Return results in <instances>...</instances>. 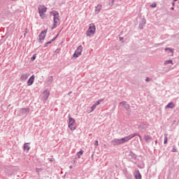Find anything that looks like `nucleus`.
Listing matches in <instances>:
<instances>
[{
	"label": "nucleus",
	"instance_id": "nucleus-1",
	"mask_svg": "<svg viewBox=\"0 0 179 179\" xmlns=\"http://www.w3.org/2000/svg\"><path fill=\"white\" fill-rule=\"evenodd\" d=\"M136 135V134H130L122 138H114L111 141V145H113V146L124 145V143H127V142H129V141H131V139L135 138Z\"/></svg>",
	"mask_w": 179,
	"mask_h": 179
},
{
	"label": "nucleus",
	"instance_id": "nucleus-2",
	"mask_svg": "<svg viewBox=\"0 0 179 179\" xmlns=\"http://www.w3.org/2000/svg\"><path fill=\"white\" fill-rule=\"evenodd\" d=\"M52 14L53 15L54 22V24L52 27V30H54V29H57V27L59 26V13H58V11H52Z\"/></svg>",
	"mask_w": 179,
	"mask_h": 179
},
{
	"label": "nucleus",
	"instance_id": "nucleus-3",
	"mask_svg": "<svg viewBox=\"0 0 179 179\" xmlns=\"http://www.w3.org/2000/svg\"><path fill=\"white\" fill-rule=\"evenodd\" d=\"M126 159L131 163H136L138 161V155L133 152L132 150H130L126 155Z\"/></svg>",
	"mask_w": 179,
	"mask_h": 179
},
{
	"label": "nucleus",
	"instance_id": "nucleus-4",
	"mask_svg": "<svg viewBox=\"0 0 179 179\" xmlns=\"http://www.w3.org/2000/svg\"><path fill=\"white\" fill-rule=\"evenodd\" d=\"M96 33V26L94 24L92 23L90 24V27L86 32L87 36L90 37V36H93Z\"/></svg>",
	"mask_w": 179,
	"mask_h": 179
},
{
	"label": "nucleus",
	"instance_id": "nucleus-5",
	"mask_svg": "<svg viewBox=\"0 0 179 179\" xmlns=\"http://www.w3.org/2000/svg\"><path fill=\"white\" fill-rule=\"evenodd\" d=\"M29 113H30V108H21L19 110V115H22V117H27Z\"/></svg>",
	"mask_w": 179,
	"mask_h": 179
},
{
	"label": "nucleus",
	"instance_id": "nucleus-6",
	"mask_svg": "<svg viewBox=\"0 0 179 179\" xmlns=\"http://www.w3.org/2000/svg\"><path fill=\"white\" fill-rule=\"evenodd\" d=\"M82 51H83V48L82 45H79L73 55V57L74 58H78L80 55H82Z\"/></svg>",
	"mask_w": 179,
	"mask_h": 179
},
{
	"label": "nucleus",
	"instance_id": "nucleus-7",
	"mask_svg": "<svg viewBox=\"0 0 179 179\" xmlns=\"http://www.w3.org/2000/svg\"><path fill=\"white\" fill-rule=\"evenodd\" d=\"M73 124H75V119L73 117L69 118V128L71 129V131H75L76 128L73 127Z\"/></svg>",
	"mask_w": 179,
	"mask_h": 179
},
{
	"label": "nucleus",
	"instance_id": "nucleus-8",
	"mask_svg": "<svg viewBox=\"0 0 179 179\" xmlns=\"http://www.w3.org/2000/svg\"><path fill=\"white\" fill-rule=\"evenodd\" d=\"M47 34V29L42 31L38 36V41L39 43H43L44 41V38H45V36Z\"/></svg>",
	"mask_w": 179,
	"mask_h": 179
},
{
	"label": "nucleus",
	"instance_id": "nucleus-9",
	"mask_svg": "<svg viewBox=\"0 0 179 179\" xmlns=\"http://www.w3.org/2000/svg\"><path fill=\"white\" fill-rule=\"evenodd\" d=\"M48 97H50V91H48V90H45L43 92L42 96L43 101H47V100H48Z\"/></svg>",
	"mask_w": 179,
	"mask_h": 179
},
{
	"label": "nucleus",
	"instance_id": "nucleus-10",
	"mask_svg": "<svg viewBox=\"0 0 179 179\" xmlns=\"http://www.w3.org/2000/svg\"><path fill=\"white\" fill-rule=\"evenodd\" d=\"M139 131H145L148 129V124L146 122H143L138 125Z\"/></svg>",
	"mask_w": 179,
	"mask_h": 179
},
{
	"label": "nucleus",
	"instance_id": "nucleus-11",
	"mask_svg": "<svg viewBox=\"0 0 179 179\" xmlns=\"http://www.w3.org/2000/svg\"><path fill=\"white\" fill-rule=\"evenodd\" d=\"M29 78V73H22L20 80L21 82H24L25 80H27V78Z\"/></svg>",
	"mask_w": 179,
	"mask_h": 179
},
{
	"label": "nucleus",
	"instance_id": "nucleus-12",
	"mask_svg": "<svg viewBox=\"0 0 179 179\" xmlns=\"http://www.w3.org/2000/svg\"><path fill=\"white\" fill-rule=\"evenodd\" d=\"M38 13H45V12H47V8L45 6H41L38 7Z\"/></svg>",
	"mask_w": 179,
	"mask_h": 179
},
{
	"label": "nucleus",
	"instance_id": "nucleus-13",
	"mask_svg": "<svg viewBox=\"0 0 179 179\" xmlns=\"http://www.w3.org/2000/svg\"><path fill=\"white\" fill-rule=\"evenodd\" d=\"M135 179H142V175L141 174V172H139V170H136L134 173Z\"/></svg>",
	"mask_w": 179,
	"mask_h": 179
},
{
	"label": "nucleus",
	"instance_id": "nucleus-14",
	"mask_svg": "<svg viewBox=\"0 0 179 179\" xmlns=\"http://www.w3.org/2000/svg\"><path fill=\"white\" fill-rule=\"evenodd\" d=\"M34 78L35 76L34 75H32L28 80L27 81V85L28 86H31V85H33V83H34Z\"/></svg>",
	"mask_w": 179,
	"mask_h": 179
},
{
	"label": "nucleus",
	"instance_id": "nucleus-15",
	"mask_svg": "<svg viewBox=\"0 0 179 179\" xmlns=\"http://www.w3.org/2000/svg\"><path fill=\"white\" fill-rule=\"evenodd\" d=\"M53 80H54V79H53L52 76L48 77V80L46 81L47 86H51V85H52Z\"/></svg>",
	"mask_w": 179,
	"mask_h": 179
},
{
	"label": "nucleus",
	"instance_id": "nucleus-16",
	"mask_svg": "<svg viewBox=\"0 0 179 179\" xmlns=\"http://www.w3.org/2000/svg\"><path fill=\"white\" fill-rule=\"evenodd\" d=\"M145 24H146V20L143 19L138 25V28H140L141 30L143 29V26H145Z\"/></svg>",
	"mask_w": 179,
	"mask_h": 179
},
{
	"label": "nucleus",
	"instance_id": "nucleus-17",
	"mask_svg": "<svg viewBox=\"0 0 179 179\" xmlns=\"http://www.w3.org/2000/svg\"><path fill=\"white\" fill-rule=\"evenodd\" d=\"M174 107H176V104H174L173 102H170L165 106V108H174Z\"/></svg>",
	"mask_w": 179,
	"mask_h": 179
},
{
	"label": "nucleus",
	"instance_id": "nucleus-18",
	"mask_svg": "<svg viewBox=\"0 0 179 179\" xmlns=\"http://www.w3.org/2000/svg\"><path fill=\"white\" fill-rule=\"evenodd\" d=\"M23 150L25 152H29V150H30V145H29V143H26L24 144Z\"/></svg>",
	"mask_w": 179,
	"mask_h": 179
},
{
	"label": "nucleus",
	"instance_id": "nucleus-19",
	"mask_svg": "<svg viewBox=\"0 0 179 179\" xmlns=\"http://www.w3.org/2000/svg\"><path fill=\"white\" fill-rule=\"evenodd\" d=\"M101 4H98L96 7H95V13H100V11L101 10Z\"/></svg>",
	"mask_w": 179,
	"mask_h": 179
},
{
	"label": "nucleus",
	"instance_id": "nucleus-20",
	"mask_svg": "<svg viewBox=\"0 0 179 179\" xmlns=\"http://www.w3.org/2000/svg\"><path fill=\"white\" fill-rule=\"evenodd\" d=\"M144 139H145L146 143H149V142H150V139H152V137H150V136H149V135H145Z\"/></svg>",
	"mask_w": 179,
	"mask_h": 179
},
{
	"label": "nucleus",
	"instance_id": "nucleus-21",
	"mask_svg": "<svg viewBox=\"0 0 179 179\" xmlns=\"http://www.w3.org/2000/svg\"><path fill=\"white\" fill-rule=\"evenodd\" d=\"M165 51L167 52H168V54H174V50H173V49L170 48H165Z\"/></svg>",
	"mask_w": 179,
	"mask_h": 179
},
{
	"label": "nucleus",
	"instance_id": "nucleus-22",
	"mask_svg": "<svg viewBox=\"0 0 179 179\" xmlns=\"http://www.w3.org/2000/svg\"><path fill=\"white\" fill-rule=\"evenodd\" d=\"M164 145H166V143H167V142H168V141H169V138H168L169 134H164Z\"/></svg>",
	"mask_w": 179,
	"mask_h": 179
},
{
	"label": "nucleus",
	"instance_id": "nucleus-23",
	"mask_svg": "<svg viewBox=\"0 0 179 179\" xmlns=\"http://www.w3.org/2000/svg\"><path fill=\"white\" fill-rule=\"evenodd\" d=\"M83 155V150H80L78 152L76 153V156L78 159H80V156Z\"/></svg>",
	"mask_w": 179,
	"mask_h": 179
},
{
	"label": "nucleus",
	"instance_id": "nucleus-24",
	"mask_svg": "<svg viewBox=\"0 0 179 179\" xmlns=\"http://www.w3.org/2000/svg\"><path fill=\"white\" fill-rule=\"evenodd\" d=\"M101 101H104V99H99L94 104L97 107V106H99V104H100Z\"/></svg>",
	"mask_w": 179,
	"mask_h": 179
},
{
	"label": "nucleus",
	"instance_id": "nucleus-25",
	"mask_svg": "<svg viewBox=\"0 0 179 179\" xmlns=\"http://www.w3.org/2000/svg\"><path fill=\"white\" fill-rule=\"evenodd\" d=\"M169 64H171L172 65H173V60L169 59V60L165 61L164 65H169Z\"/></svg>",
	"mask_w": 179,
	"mask_h": 179
},
{
	"label": "nucleus",
	"instance_id": "nucleus-26",
	"mask_svg": "<svg viewBox=\"0 0 179 179\" xmlns=\"http://www.w3.org/2000/svg\"><path fill=\"white\" fill-rule=\"evenodd\" d=\"M36 173H38V176H40V171H43V169H41V168H36Z\"/></svg>",
	"mask_w": 179,
	"mask_h": 179
},
{
	"label": "nucleus",
	"instance_id": "nucleus-27",
	"mask_svg": "<svg viewBox=\"0 0 179 179\" xmlns=\"http://www.w3.org/2000/svg\"><path fill=\"white\" fill-rule=\"evenodd\" d=\"M135 134H136L135 136H138L140 141L142 142V136L136 133L132 134L131 135H135Z\"/></svg>",
	"mask_w": 179,
	"mask_h": 179
},
{
	"label": "nucleus",
	"instance_id": "nucleus-28",
	"mask_svg": "<svg viewBox=\"0 0 179 179\" xmlns=\"http://www.w3.org/2000/svg\"><path fill=\"white\" fill-rule=\"evenodd\" d=\"M172 152L173 153H177L178 151L177 150V148H176V145H173V148L172 149Z\"/></svg>",
	"mask_w": 179,
	"mask_h": 179
},
{
	"label": "nucleus",
	"instance_id": "nucleus-29",
	"mask_svg": "<svg viewBox=\"0 0 179 179\" xmlns=\"http://www.w3.org/2000/svg\"><path fill=\"white\" fill-rule=\"evenodd\" d=\"M36 58H37V55L34 54L32 57L31 58V61H34L36 59Z\"/></svg>",
	"mask_w": 179,
	"mask_h": 179
},
{
	"label": "nucleus",
	"instance_id": "nucleus-30",
	"mask_svg": "<svg viewBox=\"0 0 179 179\" xmlns=\"http://www.w3.org/2000/svg\"><path fill=\"white\" fill-rule=\"evenodd\" d=\"M96 106H95V104L94 103L93 105H92V107H91V113H92V111H94V110H96Z\"/></svg>",
	"mask_w": 179,
	"mask_h": 179
},
{
	"label": "nucleus",
	"instance_id": "nucleus-31",
	"mask_svg": "<svg viewBox=\"0 0 179 179\" xmlns=\"http://www.w3.org/2000/svg\"><path fill=\"white\" fill-rule=\"evenodd\" d=\"M58 36H59V34H58L55 37H54L50 41L51 43H52L53 41H55V40H57Z\"/></svg>",
	"mask_w": 179,
	"mask_h": 179
},
{
	"label": "nucleus",
	"instance_id": "nucleus-32",
	"mask_svg": "<svg viewBox=\"0 0 179 179\" xmlns=\"http://www.w3.org/2000/svg\"><path fill=\"white\" fill-rule=\"evenodd\" d=\"M122 105L124 107L125 106V105H127V101H122V102H120V105Z\"/></svg>",
	"mask_w": 179,
	"mask_h": 179
},
{
	"label": "nucleus",
	"instance_id": "nucleus-33",
	"mask_svg": "<svg viewBox=\"0 0 179 179\" xmlns=\"http://www.w3.org/2000/svg\"><path fill=\"white\" fill-rule=\"evenodd\" d=\"M51 43H52V42H51V41H48V43H45V45L44 47H45H45H48V45H50V44H51Z\"/></svg>",
	"mask_w": 179,
	"mask_h": 179
},
{
	"label": "nucleus",
	"instance_id": "nucleus-34",
	"mask_svg": "<svg viewBox=\"0 0 179 179\" xmlns=\"http://www.w3.org/2000/svg\"><path fill=\"white\" fill-rule=\"evenodd\" d=\"M124 108H126L127 110H129V104L126 103V105H124Z\"/></svg>",
	"mask_w": 179,
	"mask_h": 179
},
{
	"label": "nucleus",
	"instance_id": "nucleus-35",
	"mask_svg": "<svg viewBox=\"0 0 179 179\" xmlns=\"http://www.w3.org/2000/svg\"><path fill=\"white\" fill-rule=\"evenodd\" d=\"M156 6H157V4L156 3H153L152 5H151V8H156Z\"/></svg>",
	"mask_w": 179,
	"mask_h": 179
},
{
	"label": "nucleus",
	"instance_id": "nucleus-36",
	"mask_svg": "<svg viewBox=\"0 0 179 179\" xmlns=\"http://www.w3.org/2000/svg\"><path fill=\"white\" fill-rule=\"evenodd\" d=\"M39 16L41 17V19H44V13H39Z\"/></svg>",
	"mask_w": 179,
	"mask_h": 179
},
{
	"label": "nucleus",
	"instance_id": "nucleus-37",
	"mask_svg": "<svg viewBox=\"0 0 179 179\" xmlns=\"http://www.w3.org/2000/svg\"><path fill=\"white\" fill-rule=\"evenodd\" d=\"M94 145L95 146H99V141H95Z\"/></svg>",
	"mask_w": 179,
	"mask_h": 179
},
{
	"label": "nucleus",
	"instance_id": "nucleus-38",
	"mask_svg": "<svg viewBox=\"0 0 179 179\" xmlns=\"http://www.w3.org/2000/svg\"><path fill=\"white\" fill-rule=\"evenodd\" d=\"M150 78H149L148 77H147L145 78V82H150Z\"/></svg>",
	"mask_w": 179,
	"mask_h": 179
},
{
	"label": "nucleus",
	"instance_id": "nucleus-39",
	"mask_svg": "<svg viewBox=\"0 0 179 179\" xmlns=\"http://www.w3.org/2000/svg\"><path fill=\"white\" fill-rule=\"evenodd\" d=\"M109 5H110V6H113L114 5V0H113V1H111V3H109Z\"/></svg>",
	"mask_w": 179,
	"mask_h": 179
},
{
	"label": "nucleus",
	"instance_id": "nucleus-40",
	"mask_svg": "<svg viewBox=\"0 0 179 179\" xmlns=\"http://www.w3.org/2000/svg\"><path fill=\"white\" fill-rule=\"evenodd\" d=\"M50 162H55V159H54V158H50Z\"/></svg>",
	"mask_w": 179,
	"mask_h": 179
},
{
	"label": "nucleus",
	"instance_id": "nucleus-41",
	"mask_svg": "<svg viewBox=\"0 0 179 179\" xmlns=\"http://www.w3.org/2000/svg\"><path fill=\"white\" fill-rule=\"evenodd\" d=\"M124 39V38H121V37H120V41H121L122 40H123Z\"/></svg>",
	"mask_w": 179,
	"mask_h": 179
},
{
	"label": "nucleus",
	"instance_id": "nucleus-42",
	"mask_svg": "<svg viewBox=\"0 0 179 179\" xmlns=\"http://www.w3.org/2000/svg\"><path fill=\"white\" fill-rule=\"evenodd\" d=\"M155 142V145H157V140H156Z\"/></svg>",
	"mask_w": 179,
	"mask_h": 179
},
{
	"label": "nucleus",
	"instance_id": "nucleus-43",
	"mask_svg": "<svg viewBox=\"0 0 179 179\" xmlns=\"http://www.w3.org/2000/svg\"><path fill=\"white\" fill-rule=\"evenodd\" d=\"M171 9V10H174V7H172Z\"/></svg>",
	"mask_w": 179,
	"mask_h": 179
},
{
	"label": "nucleus",
	"instance_id": "nucleus-44",
	"mask_svg": "<svg viewBox=\"0 0 179 179\" xmlns=\"http://www.w3.org/2000/svg\"><path fill=\"white\" fill-rule=\"evenodd\" d=\"M72 92H69L68 95L71 94Z\"/></svg>",
	"mask_w": 179,
	"mask_h": 179
},
{
	"label": "nucleus",
	"instance_id": "nucleus-45",
	"mask_svg": "<svg viewBox=\"0 0 179 179\" xmlns=\"http://www.w3.org/2000/svg\"><path fill=\"white\" fill-rule=\"evenodd\" d=\"M174 5H175V3H174V2H173V3H172V6H174Z\"/></svg>",
	"mask_w": 179,
	"mask_h": 179
},
{
	"label": "nucleus",
	"instance_id": "nucleus-46",
	"mask_svg": "<svg viewBox=\"0 0 179 179\" xmlns=\"http://www.w3.org/2000/svg\"><path fill=\"white\" fill-rule=\"evenodd\" d=\"M69 169H72V166H69Z\"/></svg>",
	"mask_w": 179,
	"mask_h": 179
},
{
	"label": "nucleus",
	"instance_id": "nucleus-47",
	"mask_svg": "<svg viewBox=\"0 0 179 179\" xmlns=\"http://www.w3.org/2000/svg\"><path fill=\"white\" fill-rule=\"evenodd\" d=\"M11 1H16V0H11Z\"/></svg>",
	"mask_w": 179,
	"mask_h": 179
}]
</instances>
